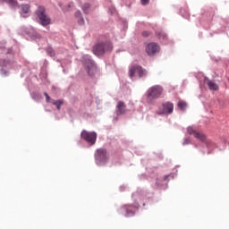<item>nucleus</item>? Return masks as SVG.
<instances>
[{
	"label": "nucleus",
	"mask_w": 229,
	"mask_h": 229,
	"mask_svg": "<svg viewBox=\"0 0 229 229\" xmlns=\"http://www.w3.org/2000/svg\"><path fill=\"white\" fill-rule=\"evenodd\" d=\"M162 94H164V88L160 85H155L150 87L147 90V102L151 104L155 103L158 98L162 97Z\"/></svg>",
	"instance_id": "obj_1"
},
{
	"label": "nucleus",
	"mask_w": 229,
	"mask_h": 229,
	"mask_svg": "<svg viewBox=\"0 0 229 229\" xmlns=\"http://www.w3.org/2000/svg\"><path fill=\"white\" fill-rule=\"evenodd\" d=\"M113 47L109 42H100L93 47V53L96 56H103L106 51H112Z\"/></svg>",
	"instance_id": "obj_2"
},
{
	"label": "nucleus",
	"mask_w": 229,
	"mask_h": 229,
	"mask_svg": "<svg viewBox=\"0 0 229 229\" xmlns=\"http://www.w3.org/2000/svg\"><path fill=\"white\" fill-rule=\"evenodd\" d=\"M36 15L39 19L41 26H49L51 24V18L46 14V7L38 6L36 10Z\"/></svg>",
	"instance_id": "obj_3"
},
{
	"label": "nucleus",
	"mask_w": 229,
	"mask_h": 229,
	"mask_svg": "<svg viewBox=\"0 0 229 229\" xmlns=\"http://www.w3.org/2000/svg\"><path fill=\"white\" fill-rule=\"evenodd\" d=\"M135 74H138L139 78H146L148 76V70L140 65L134 64L129 69V78H133Z\"/></svg>",
	"instance_id": "obj_4"
},
{
	"label": "nucleus",
	"mask_w": 229,
	"mask_h": 229,
	"mask_svg": "<svg viewBox=\"0 0 229 229\" xmlns=\"http://www.w3.org/2000/svg\"><path fill=\"white\" fill-rule=\"evenodd\" d=\"M108 160L106 148H98L95 152V162L97 165H105Z\"/></svg>",
	"instance_id": "obj_5"
},
{
	"label": "nucleus",
	"mask_w": 229,
	"mask_h": 229,
	"mask_svg": "<svg viewBox=\"0 0 229 229\" xmlns=\"http://www.w3.org/2000/svg\"><path fill=\"white\" fill-rule=\"evenodd\" d=\"M82 62L86 67V70L88 71V74L89 76H94V74H96V71H97V66L94 64V61H92V59H90V56L86 55L82 58Z\"/></svg>",
	"instance_id": "obj_6"
},
{
	"label": "nucleus",
	"mask_w": 229,
	"mask_h": 229,
	"mask_svg": "<svg viewBox=\"0 0 229 229\" xmlns=\"http://www.w3.org/2000/svg\"><path fill=\"white\" fill-rule=\"evenodd\" d=\"M81 138L88 142V144L94 146V144H96V140H98V133L83 130L81 133Z\"/></svg>",
	"instance_id": "obj_7"
},
{
	"label": "nucleus",
	"mask_w": 229,
	"mask_h": 229,
	"mask_svg": "<svg viewBox=\"0 0 229 229\" xmlns=\"http://www.w3.org/2000/svg\"><path fill=\"white\" fill-rule=\"evenodd\" d=\"M145 51L148 56H155L160 51V46L154 42L148 43L145 47Z\"/></svg>",
	"instance_id": "obj_8"
},
{
	"label": "nucleus",
	"mask_w": 229,
	"mask_h": 229,
	"mask_svg": "<svg viewBox=\"0 0 229 229\" xmlns=\"http://www.w3.org/2000/svg\"><path fill=\"white\" fill-rule=\"evenodd\" d=\"M187 131L189 135H193L195 139H198L199 140H201V142H205V140L207 139V136L203 132H199L194 130L193 127H188Z\"/></svg>",
	"instance_id": "obj_9"
},
{
	"label": "nucleus",
	"mask_w": 229,
	"mask_h": 229,
	"mask_svg": "<svg viewBox=\"0 0 229 229\" xmlns=\"http://www.w3.org/2000/svg\"><path fill=\"white\" fill-rule=\"evenodd\" d=\"M174 108V106L171 102H166L163 104V109L158 114L159 115H162V114H173V110Z\"/></svg>",
	"instance_id": "obj_10"
},
{
	"label": "nucleus",
	"mask_w": 229,
	"mask_h": 229,
	"mask_svg": "<svg viewBox=\"0 0 229 229\" xmlns=\"http://www.w3.org/2000/svg\"><path fill=\"white\" fill-rule=\"evenodd\" d=\"M126 104L123 101H119L116 106V115H123L126 114Z\"/></svg>",
	"instance_id": "obj_11"
},
{
	"label": "nucleus",
	"mask_w": 229,
	"mask_h": 229,
	"mask_svg": "<svg viewBox=\"0 0 229 229\" xmlns=\"http://www.w3.org/2000/svg\"><path fill=\"white\" fill-rule=\"evenodd\" d=\"M0 3H8V4L11 5L13 8H17V6H19V3H17V0H0Z\"/></svg>",
	"instance_id": "obj_12"
},
{
	"label": "nucleus",
	"mask_w": 229,
	"mask_h": 229,
	"mask_svg": "<svg viewBox=\"0 0 229 229\" xmlns=\"http://www.w3.org/2000/svg\"><path fill=\"white\" fill-rule=\"evenodd\" d=\"M207 85L210 90H217L219 87L212 81H208Z\"/></svg>",
	"instance_id": "obj_13"
},
{
	"label": "nucleus",
	"mask_w": 229,
	"mask_h": 229,
	"mask_svg": "<svg viewBox=\"0 0 229 229\" xmlns=\"http://www.w3.org/2000/svg\"><path fill=\"white\" fill-rule=\"evenodd\" d=\"M21 12L22 13H28L30 12V4H22Z\"/></svg>",
	"instance_id": "obj_14"
},
{
	"label": "nucleus",
	"mask_w": 229,
	"mask_h": 229,
	"mask_svg": "<svg viewBox=\"0 0 229 229\" xmlns=\"http://www.w3.org/2000/svg\"><path fill=\"white\" fill-rule=\"evenodd\" d=\"M178 107L181 110H183L184 108H187V103H185L183 101H180V102H178Z\"/></svg>",
	"instance_id": "obj_15"
},
{
	"label": "nucleus",
	"mask_w": 229,
	"mask_h": 229,
	"mask_svg": "<svg viewBox=\"0 0 229 229\" xmlns=\"http://www.w3.org/2000/svg\"><path fill=\"white\" fill-rule=\"evenodd\" d=\"M89 8H90V4H84L82 5V10L84 13H89Z\"/></svg>",
	"instance_id": "obj_16"
},
{
	"label": "nucleus",
	"mask_w": 229,
	"mask_h": 229,
	"mask_svg": "<svg viewBox=\"0 0 229 229\" xmlns=\"http://www.w3.org/2000/svg\"><path fill=\"white\" fill-rule=\"evenodd\" d=\"M123 210H126V216L129 217V216H133L135 213L131 210H130L127 207H123Z\"/></svg>",
	"instance_id": "obj_17"
},
{
	"label": "nucleus",
	"mask_w": 229,
	"mask_h": 229,
	"mask_svg": "<svg viewBox=\"0 0 229 229\" xmlns=\"http://www.w3.org/2000/svg\"><path fill=\"white\" fill-rule=\"evenodd\" d=\"M53 105L56 106L57 110H60V107L62 106V101L61 100L53 101Z\"/></svg>",
	"instance_id": "obj_18"
},
{
	"label": "nucleus",
	"mask_w": 229,
	"mask_h": 229,
	"mask_svg": "<svg viewBox=\"0 0 229 229\" xmlns=\"http://www.w3.org/2000/svg\"><path fill=\"white\" fill-rule=\"evenodd\" d=\"M47 53L49 55V56H55V50H53L51 47L47 48Z\"/></svg>",
	"instance_id": "obj_19"
},
{
	"label": "nucleus",
	"mask_w": 229,
	"mask_h": 229,
	"mask_svg": "<svg viewBox=\"0 0 229 229\" xmlns=\"http://www.w3.org/2000/svg\"><path fill=\"white\" fill-rule=\"evenodd\" d=\"M78 24H80V26H83V24H85V20L82 17L79 18Z\"/></svg>",
	"instance_id": "obj_20"
},
{
	"label": "nucleus",
	"mask_w": 229,
	"mask_h": 229,
	"mask_svg": "<svg viewBox=\"0 0 229 229\" xmlns=\"http://www.w3.org/2000/svg\"><path fill=\"white\" fill-rule=\"evenodd\" d=\"M75 17H76V19H81V12L77 11V12L75 13Z\"/></svg>",
	"instance_id": "obj_21"
},
{
	"label": "nucleus",
	"mask_w": 229,
	"mask_h": 229,
	"mask_svg": "<svg viewBox=\"0 0 229 229\" xmlns=\"http://www.w3.org/2000/svg\"><path fill=\"white\" fill-rule=\"evenodd\" d=\"M182 144L183 146H187V144H191V139L189 138L185 139Z\"/></svg>",
	"instance_id": "obj_22"
},
{
	"label": "nucleus",
	"mask_w": 229,
	"mask_h": 229,
	"mask_svg": "<svg viewBox=\"0 0 229 229\" xmlns=\"http://www.w3.org/2000/svg\"><path fill=\"white\" fill-rule=\"evenodd\" d=\"M151 35V33L149 31H143L142 32V37H149Z\"/></svg>",
	"instance_id": "obj_23"
},
{
	"label": "nucleus",
	"mask_w": 229,
	"mask_h": 229,
	"mask_svg": "<svg viewBox=\"0 0 229 229\" xmlns=\"http://www.w3.org/2000/svg\"><path fill=\"white\" fill-rule=\"evenodd\" d=\"M141 1V4H143V6H146V4H149V0H140Z\"/></svg>",
	"instance_id": "obj_24"
},
{
	"label": "nucleus",
	"mask_w": 229,
	"mask_h": 229,
	"mask_svg": "<svg viewBox=\"0 0 229 229\" xmlns=\"http://www.w3.org/2000/svg\"><path fill=\"white\" fill-rule=\"evenodd\" d=\"M44 96L46 97L47 102L49 103V100L51 99L49 95L47 93H44Z\"/></svg>",
	"instance_id": "obj_25"
},
{
	"label": "nucleus",
	"mask_w": 229,
	"mask_h": 229,
	"mask_svg": "<svg viewBox=\"0 0 229 229\" xmlns=\"http://www.w3.org/2000/svg\"><path fill=\"white\" fill-rule=\"evenodd\" d=\"M167 178H169V175H165L164 176V180H167Z\"/></svg>",
	"instance_id": "obj_26"
}]
</instances>
